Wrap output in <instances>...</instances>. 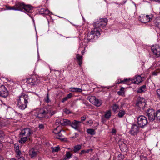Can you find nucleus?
Instances as JSON below:
<instances>
[{
	"mask_svg": "<svg viewBox=\"0 0 160 160\" xmlns=\"http://www.w3.org/2000/svg\"><path fill=\"white\" fill-rule=\"evenodd\" d=\"M153 17L152 14L149 15L142 14L139 17V20L142 23H147L150 22Z\"/></svg>",
	"mask_w": 160,
	"mask_h": 160,
	"instance_id": "6",
	"label": "nucleus"
},
{
	"mask_svg": "<svg viewBox=\"0 0 160 160\" xmlns=\"http://www.w3.org/2000/svg\"><path fill=\"white\" fill-rule=\"evenodd\" d=\"M88 123L90 125H92L93 123V122L92 120H89V121H88Z\"/></svg>",
	"mask_w": 160,
	"mask_h": 160,
	"instance_id": "60",
	"label": "nucleus"
},
{
	"mask_svg": "<svg viewBox=\"0 0 160 160\" xmlns=\"http://www.w3.org/2000/svg\"><path fill=\"white\" fill-rule=\"evenodd\" d=\"M28 100L29 97L28 95L24 93L22 94L17 99L16 102L17 106L21 110H24L27 107Z\"/></svg>",
	"mask_w": 160,
	"mask_h": 160,
	"instance_id": "2",
	"label": "nucleus"
},
{
	"mask_svg": "<svg viewBox=\"0 0 160 160\" xmlns=\"http://www.w3.org/2000/svg\"><path fill=\"white\" fill-rule=\"evenodd\" d=\"M125 88L123 87H122L120 91L117 92V93L119 95H123L124 94V90Z\"/></svg>",
	"mask_w": 160,
	"mask_h": 160,
	"instance_id": "36",
	"label": "nucleus"
},
{
	"mask_svg": "<svg viewBox=\"0 0 160 160\" xmlns=\"http://www.w3.org/2000/svg\"><path fill=\"white\" fill-rule=\"evenodd\" d=\"M75 136L74 137H73L72 138H76L78 137V134L76 132L75 133Z\"/></svg>",
	"mask_w": 160,
	"mask_h": 160,
	"instance_id": "59",
	"label": "nucleus"
},
{
	"mask_svg": "<svg viewBox=\"0 0 160 160\" xmlns=\"http://www.w3.org/2000/svg\"><path fill=\"white\" fill-rule=\"evenodd\" d=\"M32 134L33 132L30 128H25L21 130L19 133V137H26L29 138Z\"/></svg>",
	"mask_w": 160,
	"mask_h": 160,
	"instance_id": "5",
	"label": "nucleus"
},
{
	"mask_svg": "<svg viewBox=\"0 0 160 160\" xmlns=\"http://www.w3.org/2000/svg\"><path fill=\"white\" fill-rule=\"evenodd\" d=\"M21 138L19 140V142L20 143H23L25 142L28 139V137H21Z\"/></svg>",
	"mask_w": 160,
	"mask_h": 160,
	"instance_id": "31",
	"label": "nucleus"
},
{
	"mask_svg": "<svg viewBox=\"0 0 160 160\" xmlns=\"http://www.w3.org/2000/svg\"><path fill=\"white\" fill-rule=\"evenodd\" d=\"M14 148L15 151H17L19 150H20L19 149V147L18 145H14Z\"/></svg>",
	"mask_w": 160,
	"mask_h": 160,
	"instance_id": "49",
	"label": "nucleus"
},
{
	"mask_svg": "<svg viewBox=\"0 0 160 160\" xmlns=\"http://www.w3.org/2000/svg\"><path fill=\"white\" fill-rule=\"evenodd\" d=\"M155 2H157L159 3H160V0H152Z\"/></svg>",
	"mask_w": 160,
	"mask_h": 160,
	"instance_id": "62",
	"label": "nucleus"
},
{
	"mask_svg": "<svg viewBox=\"0 0 160 160\" xmlns=\"http://www.w3.org/2000/svg\"><path fill=\"white\" fill-rule=\"evenodd\" d=\"M108 22V20L106 18H102L97 20L93 23L94 28H96L98 29H99V32L107 25Z\"/></svg>",
	"mask_w": 160,
	"mask_h": 160,
	"instance_id": "4",
	"label": "nucleus"
},
{
	"mask_svg": "<svg viewBox=\"0 0 160 160\" xmlns=\"http://www.w3.org/2000/svg\"><path fill=\"white\" fill-rule=\"evenodd\" d=\"M96 98L94 96H89L88 97V99L89 101L93 104L96 101Z\"/></svg>",
	"mask_w": 160,
	"mask_h": 160,
	"instance_id": "28",
	"label": "nucleus"
},
{
	"mask_svg": "<svg viewBox=\"0 0 160 160\" xmlns=\"http://www.w3.org/2000/svg\"><path fill=\"white\" fill-rule=\"evenodd\" d=\"M68 100V99L66 97L63 98L62 101V102L63 103L64 102L67 101Z\"/></svg>",
	"mask_w": 160,
	"mask_h": 160,
	"instance_id": "55",
	"label": "nucleus"
},
{
	"mask_svg": "<svg viewBox=\"0 0 160 160\" xmlns=\"http://www.w3.org/2000/svg\"><path fill=\"white\" fill-rule=\"evenodd\" d=\"M120 81L119 82V80H118V81H117V82L116 83H117V84H120V83H121L122 82H127L128 81H130V78H126V79H125L123 80H121V79H120Z\"/></svg>",
	"mask_w": 160,
	"mask_h": 160,
	"instance_id": "39",
	"label": "nucleus"
},
{
	"mask_svg": "<svg viewBox=\"0 0 160 160\" xmlns=\"http://www.w3.org/2000/svg\"><path fill=\"white\" fill-rule=\"evenodd\" d=\"M76 58L78 60L79 65L81 66L82 64V56L79 54L76 55Z\"/></svg>",
	"mask_w": 160,
	"mask_h": 160,
	"instance_id": "24",
	"label": "nucleus"
},
{
	"mask_svg": "<svg viewBox=\"0 0 160 160\" xmlns=\"http://www.w3.org/2000/svg\"><path fill=\"white\" fill-rule=\"evenodd\" d=\"M25 4L23 2H18L16 3L15 6V11H22L24 8Z\"/></svg>",
	"mask_w": 160,
	"mask_h": 160,
	"instance_id": "16",
	"label": "nucleus"
},
{
	"mask_svg": "<svg viewBox=\"0 0 160 160\" xmlns=\"http://www.w3.org/2000/svg\"><path fill=\"white\" fill-rule=\"evenodd\" d=\"M64 112L66 113V114H68L69 113H71V112L68 109H65L64 110Z\"/></svg>",
	"mask_w": 160,
	"mask_h": 160,
	"instance_id": "48",
	"label": "nucleus"
},
{
	"mask_svg": "<svg viewBox=\"0 0 160 160\" xmlns=\"http://www.w3.org/2000/svg\"><path fill=\"white\" fill-rule=\"evenodd\" d=\"M151 51L156 57H158L160 56V46L159 45H153L151 48Z\"/></svg>",
	"mask_w": 160,
	"mask_h": 160,
	"instance_id": "10",
	"label": "nucleus"
},
{
	"mask_svg": "<svg viewBox=\"0 0 160 160\" xmlns=\"http://www.w3.org/2000/svg\"><path fill=\"white\" fill-rule=\"evenodd\" d=\"M139 127L137 124H133L131 127L130 133L132 135H136L139 132Z\"/></svg>",
	"mask_w": 160,
	"mask_h": 160,
	"instance_id": "12",
	"label": "nucleus"
},
{
	"mask_svg": "<svg viewBox=\"0 0 160 160\" xmlns=\"http://www.w3.org/2000/svg\"><path fill=\"white\" fill-rule=\"evenodd\" d=\"M6 10H15V6H14L13 7H11L8 6H6Z\"/></svg>",
	"mask_w": 160,
	"mask_h": 160,
	"instance_id": "42",
	"label": "nucleus"
},
{
	"mask_svg": "<svg viewBox=\"0 0 160 160\" xmlns=\"http://www.w3.org/2000/svg\"><path fill=\"white\" fill-rule=\"evenodd\" d=\"M69 125L75 130H79L81 126V121L74 120L72 122L70 121Z\"/></svg>",
	"mask_w": 160,
	"mask_h": 160,
	"instance_id": "13",
	"label": "nucleus"
},
{
	"mask_svg": "<svg viewBox=\"0 0 160 160\" xmlns=\"http://www.w3.org/2000/svg\"><path fill=\"white\" fill-rule=\"evenodd\" d=\"M67 149L68 150H70L71 151V152L73 151V148H68Z\"/></svg>",
	"mask_w": 160,
	"mask_h": 160,
	"instance_id": "63",
	"label": "nucleus"
},
{
	"mask_svg": "<svg viewBox=\"0 0 160 160\" xmlns=\"http://www.w3.org/2000/svg\"><path fill=\"white\" fill-rule=\"evenodd\" d=\"M82 146L80 145H77L74 146L73 151L75 153H77L78 152L81 148Z\"/></svg>",
	"mask_w": 160,
	"mask_h": 160,
	"instance_id": "27",
	"label": "nucleus"
},
{
	"mask_svg": "<svg viewBox=\"0 0 160 160\" xmlns=\"http://www.w3.org/2000/svg\"><path fill=\"white\" fill-rule=\"evenodd\" d=\"M70 123V121L67 119L59 118L57 119L56 121V125H60L62 126H66L68 125H69Z\"/></svg>",
	"mask_w": 160,
	"mask_h": 160,
	"instance_id": "14",
	"label": "nucleus"
},
{
	"mask_svg": "<svg viewBox=\"0 0 160 160\" xmlns=\"http://www.w3.org/2000/svg\"><path fill=\"white\" fill-rule=\"evenodd\" d=\"M147 90L146 85H143L138 88L137 92L139 93H143Z\"/></svg>",
	"mask_w": 160,
	"mask_h": 160,
	"instance_id": "19",
	"label": "nucleus"
},
{
	"mask_svg": "<svg viewBox=\"0 0 160 160\" xmlns=\"http://www.w3.org/2000/svg\"><path fill=\"white\" fill-rule=\"evenodd\" d=\"M157 93L158 95L159 98H160V89H158L157 91Z\"/></svg>",
	"mask_w": 160,
	"mask_h": 160,
	"instance_id": "51",
	"label": "nucleus"
},
{
	"mask_svg": "<svg viewBox=\"0 0 160 160\" xmlns=\"http://www.w3.org/2000/svg\"><path fill=\"white\" fill-rule=\"evenodd\" d=\"M113 111L115 113H117L119 109V106L117 104H114L112 106Z\"/></svg>",
	"mask_w": 160,
	"mask_h": 160,
	"instance_id": "26",
	"label": "nucleus"
},
{
	"mask_svg": "<svg viewBox=\"0 0 160 160\" xmlns=\"http://www.w3.org/2000/svg\"><path fill=\"white\" fill-rule=\"evenodd\" d=\"M66 154L65 155L66 158H65L66 160L72 158V154L70 152L66 151Z\"/></svg>",
	"mask_w": 160,
	"mask_h": 160,
	"instance_id": "30",
	"label": "nucleus"
},
{
	"mask_svg": "<svg viewBox=\"0 0 160 160\" xmlns=\"http://www.w3.org/2000/svg\"><path fill=\"white\" fill-rule=\"evenodd\" d=\"M59 128V126L57 128L54 129L53 131V132L56 134H57L59 132V131H57L58 129Z\"/></svg>",
	"mask_w": 160,
	"mask_h": 160,
	"instance_id": "47",
	"label": "nucleus"
},
{
	"mask_svg": "<svg viewBox=\"0 0 160 160\" xmlns=\"http://www.w3.org/2000/svg\"><path fill=\"white\" fill-rule=\"evenodd\" d=\"M87 133L91 135H94L95 134V132L94 130L92 129H88L87 130Z\"/></svg>",
	"mask_w": 160,
	"mask_h": 160,
	"instance_id": "34",
	"label": "nucleus"
},
{
	"mask_svg": "<svg viewBox=\"0 0 160 160\" xmlns=\"http://www.w3.org/2000/svg\"><path fill=\"white\" fill-rule=\"evenodd\" d=\"M121 150L123 152H126L128 150V147L127 145L125 143L122 144L121 146L119 147Z\"/></svg>",
	"mask_w": 160,
	"mask_h": 160,
	"instance_id": "29",
	"label": "nucleus"
},
{
	"mask_svg": "<svg viewBox=\"0 0 160 160\" xmlns=\"http://www.w3.org/2000/svg\"><path fill=\"white\" fill-rule=\"evenodd\" d=\"M18 158V160H25L24 157L22 156Z\"/></svg>",
	"mask_w": 160,
	"mask_h": 160,
	"instance_id": "54",
	"label": "nucleus"
},
{
	"mask_svg": "<svg viewBox=\"0 0 160 160\" xmlns=\"http://www.w3.org/2000/svg\"><path fill=\"white\" fill-rule=\"evenodd\" d=\"M118 157L120 160H122L124 158V156L122 154H119L118 155Z\"/></svg>",
	"mask_w": 160,
	"mask_h": 160,
	"instance_id": "50",
	"label": "nucleus"
},
{
	"mask_svg": "<svg viewBox=\"0 0 160 160\" xmlns=\"http://www.w3.org/2000/svg\"><path fill=\"white\" fill-rule=\"evenodd\" d=\"M70 89L72 92H81L82 91L81 88H78L71 87Z\"/></svg>",
	"mask_w": 160,
	"mask_h": 160,
	"instance_id": "23",
	"label": "nucleus"
},
{
	"mask_svg": "<svg viewBox=\"0 0 160 160\" xmlns=\"http://www.w3.org/2000/svg\"><path fill=\"white\" fill-rule=\"evenodd\" d=\"M111 115V112L110 111H108L105 114V117L107 119H109Z\"/></svg>",
	"mask_w": 160,
	"mask_h": 160,
	"instance_id": "37",
	"label": "nucleus"
},
{
	"mask_svg": "<svg viewBox=\"0 0 160 160\" xmlns=\"http://www.w3.org/2000/svg\"><path fill=\"white\" fill-rule=\"evenodd\" d=\"M40 82V80L37 77L33 76L32 78L27 79L26 83L31 86L37 85Z\"/></svg>",
	"mask_w": 160,
	"mask_h": 160,
	"instance_id": "8",
	"label": "nucleus"
},
{
	"mask_svg": "<svg viewBox=\"0 0 160 160\" xmlns=\"http://www.w3.org/2000/svg\"><path fill=\"white\" fill-rule=\"evenodd\" d=\"M141 160H148L147 158L145 157H142L141 158Z\"/></svg>",
	"mask_w": 160,
	"mask_h": 160,
	"instance_id": "58",
	"label": "nucleus"
},
{
	"mask_svg": "<svg viewBox=\"0 0 160 160\" xmlns=\"http://www.w3.org/2000/svg\"><path fill=\"white\" fill-rule=\"evenodd\" d=\"M62 133H65L64 130H59V132L57 134L56 138L60 140H63L64 138V136Z\"/></svg>",
	"mask_w": 160,
	"mask_h": 160,
	"instance_id": "17",
	"label": "nucleus"
},
{
	"mask_svg": "<svg viewBox=\"0 0 160 160\" xmlns=\"http://www.w3.org/2000/svg\"><path fill=\"white\" fill-rule=\"evenodd\" d=\"M100 35L99 29H98L96 28H94L91 32L88 33L87 39L89 42L92 41L94 39H97Z\"/></svg>",
	"mask_w": 160,
	"mask_h": 160,
	"instance_id": "3",
	"label": "nucleus"
},
{
	"mask_svg": "<svg viewBox=\"0 0 160 160\" xmlns=\"http://www.w3.org/2000/svg\"><path fill=\"white\" fill-rule=\"evenodd\" d=\"M51 149L52 152H57L60 150V148L59 146H57L55 147H51Z\"/></svg>",
	"mask_w": 160,
	"mask_h": 160,
	"instance_id": "35",
	"label": "nucleus"
},
{
	"mask_svg": "<svg viewBox=\"0 0 160 160\" xmlns=\"http://www.w3.org/2000/svg\"><path fill=\"white\" fill-rule=\"evenodd\" d=\"M35 116L38 118L46 117L48 118L56 113L55 111H53L51 109H38L35 111Z\"/></svg>",
	"mask_w": 160,
	"mask_h": 160,
	"instance_id": "1",
	"label": "nucleus"
},
{
	"mask_svg": "<svg viewBox=\"0 0 160 160\" xmlns=\"http://www.w3.org/2000/svg\"><path fill=\"white\" fill-rule=\"evenodd\" d=\"M44 100L45 102L47 103H49L51 102V100H50L49 98L48 93L47 94V96L46 98H44Z\"/></svg>",
	"mask_w": 160,
	"mask_h": 160,
	"instance_id": "40",
	"label": "nucleus"
},
{
	"mask_svg": "<svg viewBox=\"0 0 160 160\" xmlns=\"http://www.w3.org/2000/svg\"><path fill=\"white\" fill-rule=\"evenodd\" d=\"M23 9L24 10V11L25 12L31 13L32 10V7L30 5H25Z\"/></svg>",
	"mask_w": 160,
	"mask_h": 160,
	"instance_id": "20",
	"label": "nucleus"
},
{
	"mask_svg": "<svg viewBox=\"0 0 160 160\" xmlns=\"http://www.w3.org/2000/svg\"><path fill=\"white\" fill-rule=\"evenodd\" d=\"M146 113L149 121H153L156 118V113L154 110L149 109L148 110Z\"/></svg>",
	"mask_w": 160,
	"mask_h": 160,
	"instance_id": "9",
	"label": "nucleus"
},
{
	"mask_svg": "<svg viewBox=\"0 0 160 160\" xmlns=\"http://www.w3.org/2000/svg\"><path fill=\"white\" fill-rule=\"evenodd\" d=\"M72 94L71 93H70L67 95L66 97L68 99L72 97Z\"/></svg>",
	"mask_w": 160,
	"mask_h": 160,
	"instance_id": "46",
	"label": "nucleus"
},
{
	"mask_svg": "<svg viewBox=\"0 0 160 160\" xmlns=\"http://www.w3.org/2000/svg\"><path fill=\"white\" fill-rule=\"evenodd\" d=\"M154 23L156 26L160 28V17H157L154 20Z\"/></svg>",
	"mask_w": 160,
	"mask_h": 160,
	"instance_id": "22",
	"label": "nucleus"
},
{
	"mask_svg": "<svg viewBox=\"0 0 160 160\" xmlns=\"http://www.w3.org/2000/svg\"><path fill=\"white\" fill-rule=\"evenodd\" d=\"M0 122L2 123V125H0L1 126H4L5 125V122L4 121V120H3L2 118H0Z\"/></svg>",
	"mask_w": 160,
	"mask_h": 160,
	"instance_id": "45",
	"label": "nucleus"
},
{
	"mask_svg": "<svg viewBox=\"0 0 160 160\" xmlns=\"http://www.w3.org/2000/svg\"><path fill=\"white\" fill-rule=\"evenodd\" d=\"M142 81V77L140 76H136L132 80V82L134 84H138Z\"/></svg>",
	"mask_w": 160,
	"mask_h": 160,
	"instance_id": "18",
	"label": "nucleus"
},
{
	"mask_svg": "<svg viewBox=\"0 0 160 160\" xmlns=\"http://www.w3.org/2000/svg\"><path fill=\"white\" fill-rule=\"evenodd\" d=\"M49 12V11L45 8H41L39 11V13L42 14L48 15Z\"/></svg>",
	"mask_w": 160,
	"mask_h": 160,
	"instance_id": "21",
	"label": "nucleus"
},
{
	"mask_svg": "<svg viewBox=\"0 0 160 160\" xmlns=\"http://www.w3.org/2000/svg\"><path fill=\"white\" fill-rule=\"evenodd\" d=\"M124 144L125 143L123 139H120L118 142V144L119 147L121 146L122 144Z\"/></svg>",
	"mask_w": 160,
	"mask_h": 160,
	"instance_id": "43",
	"label": "nucleus"
},
{
	"mask_svg": "<svg viewBox=\"0 0 160 160\" xmlns=\"http://www.w3.org/2000/svg\"><path fill=\"white\" fill-rule=\"evenodd\" d=\"M157 72H152V75H157Z\"/></svg>",
	"mask_w": 160,
	"mask_h": 160,
	"instance_id": "64",
	"label": "nucleus"
},
{
	"mask_svg": "<svg viewBox=\"0 0 160 160\" xmlns=\"http://www.w3.org/2000/svg\"><path fill=\"white\" fill-rule=\"evenodd\" d=\"M156 117L157 120L160 121V109L158 110L156 113Z\"/></svg>",
	"mask_w": 160,
	"mask_h": 160,
	"instance_id": "38",
	"label": "nucleus"
},
{
	"mask_svg": "<svg viewBox=\"0 0 160 160\" xmlns=\"http://www.w3.org/2000/svg\"><path fill=\"white\" fill-rule=\"evenodd\" d=\"M95 101H96L93 103L95 105L98 107H99L101 105L102 102L101 100L96 98Z\"/></svg>",
	"mask_w": 160,
	"mask_h": 160,
	"instance_id": "33",
	"label": "nucleus"
},
{
	"mask_svg": "<svg viewBox=\"0 0 160 160\" xmlns=\"http://www.w3.org/2000/svg\"><path fill=\"white\" fill-rule=\"evenodd\" d=\"M4 135L3 132L1 130H0V138H2L3 137V136Z\"/></svg>",
	"mask_w": 160,
	"mask_h": 160,
	"instance_id": "53",
	"label": "nucleus"
},
{
	"mask_svg": "<svg viewBox=\"0 0 160 160\" xmlns=\"http://www.w3.org/2000/svg\"><path fill=\"white\" fill-rule=\"evenodd\" d=\"M116 132V130L115 129H112V133H115Z\"/></svg>",
	"mask_w": 160,
	"mask_h": 160,
	"instance_id": "61",
	"label": "nucleus"
},
{
	"mask_svg": "<svg viewBox=\"0 0 160 160\" xmlns=\"http://www.w3.org/2000/svg\"><path fill=\"white\" fill-rule=\"evenodd\" d=\"M29 153L31 157L32 158L36 156L37 152L34 149H31L29 151Z\"/></svg>",
	"mask_w": 160,
	"mask_h": 160,
	"instance_id": "25",
	"label": "nucleus"
},
{
	"mask_svg": "<svg viewBox=\"0 0 160 160\" xmlns=\"http://www.w3.org/2000/svg\"><path fill=\"white\" fill-rule=\"evenodd\" d=\"M8 95V92L5 86L2 85L0 86V96L5 98Z\"/></svg>",
	"mask_w": 160,
	"mask_h": 160,
	"instance_id": "15",
	"label": "nucleus"
},
{
	"mask_svg": "<svg viewBox=\"0 0 160 160\" xmlns=\"http://www.w3.org/2000/svg\"><path fill=\"white\" fill-rule=\"evenodd\" d=\"M93 151V149H88L86 150V153H88L90 152H92Z\"/></svg>",
	"mask_w": 160,
	"mask_h": 160,
	"instance_id": "56",
	"label": "nucleus"
},
{
	"mask_svg": "<svg viewBox=\"0 0 160 160\" xmlns=\"http://www.w3.org/2000/svg\"><path fill=\"white\" fill-rule=\"evenodd\" d=\"M86 118L85 116H83L81 118V121H81V123L82 122L84 121L86 119Z\"/></svg>",
	"mask_w": 160,
	"mask_h": 160,
	"instance_id": "52",
	"label": "nucleus"
},
{
	"mask_svg": "<svg viewBox=\"0 0 160 160\" xmlns=\"http://www.w3.org/2000/svg\"><path fill=\"white\" fill-rule=\"evenodd\" d=\"M125 114V112L124 110H121L119 111L118 114V116L119 118H122Z\"/></svg>",
	"mask_w": 160,
	"mask_h": 160,
	"instance_id": "32",
	"label": "nucleus"
},
{
	"mask_svg": "<svg viewBox=\"0 0 160 160\" xmlns=\"http://www.w3.org/2000/svg\"><path fill=\"white\" fill-rule=\"evenodd\" d=\"M45 126L46 125L44 124H40L38 125V128L40 129H42L44 128Z\"/></svg>",
	"mask_w": 160,
	"mask_h": 160,
	"instance_id": "44",
	"label": "nucleus"
},
{
	"mask_svg": "<svg viewBox=\"0 0 160 160\" xmlns=\"http://www.w3.org/2000/svg\"><path fill=\"white\" fill-rule=\"evenodd\" d=\"M86 153V150H82L81 152L80 153V155H82Z\"/></svg>",
	"mask_w": 160,
	"mask_h": 160,
	"instance_id": "57",
	"label": "nucleus"
},
{
	"mask_svg": "<svg viewBox=\"0 0 160 160\" xmlns=\"http://www.w3.org/2000/svg\"><path fill=\"white\" fill-rule=\"evenodd\" d=\"M137 120L138 125L141 128L146 125L148 123L147 118L143 115H141L138 117Z\"/></svg>",
	"mask_w": 160,
	"mask_h": 160,
	"instance_id": "7",
	"label": "nucleus"
},
{
	"mask_svg": "<svg viewBox=\"0 0 160 160\" xmlns=\"http://www.w3.org/2000/svg\"><path fill=\"white\" fill-rule=\"evenodd\" d=\"M15 152L16 153V157L17 158H18L22 156V153L20 150L16 151H15Z\"/></svg>",
	"mask_w": 160,
	"mask_h": 160,
	"instance_id": "41",
	"label": "nucleus"
},
{
	"mask_svg": "<svg viewBox=\"0 0 160 160\" xmlns=\"http://www.w3.org/2000/svg\"><path fill=\"white\" fill-rule=\"evenodd\" d=\"M146 104L145 99L143 98L139 97L138 98L136 105L140 108L144 109Z\"/></svg>",
	"mask_w": 160,
	"mask_h": 160,
	"instance_id": "11",
	"label": "nucleus"
}]
</instances>
